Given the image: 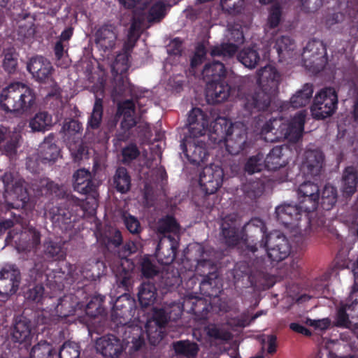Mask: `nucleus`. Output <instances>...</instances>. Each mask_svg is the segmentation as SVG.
<instances>
[{
    "label": "nucleus",
    "instance_id": "nucleus-1",
    "mask_svg": "<svg viewBox=\"0 0 358 358\" xmlns=\"http://www.w3.org/2000/svg\"><path fill=\"white\" fill-rule=\"evenodd\" d=\"M259 249L266 252L272 262H279L285 259L291 252V245L287 237L279 231H273L260 241L251 239L246 241L245 249L243 256L245 259L248 269L249 280L252 287L258 289L266 290L274 285L272 275L259 270L262 265V259L259 257Z\"/></svg>",
    "mask_w": 358,
    "mask_h": 358
},
{
    "label": "nucleus",
    "instance_id": "nucleus-2",
    "mask_svg": "<svg viewBox=\"0 0 358 358\" xmlns=\"http://www.w3.org/2000/svg\"><path fill=\"white\" fill-rule=\"evenodd\" d=\"M319 186L310 181L301 184L297 189V205L283 203L275 208L277 220L286 227L314 229L324 224L323 219H315V210L319 206Z\"/></svg>",
    "mask_w": 358,
    "mask_h": 358
},
{
    "label": "nucleus",
    "instance_id": "nucleus-3",
    "mask_svg": "<svg viewBox=\"0 0 358 358\" xmlns=\"http://www.w3.org/2000/svg\"><path fill=\"white\" fill-rule=\"evenodd\" d=\"M187 122L189 136L183 138L180 148L188 162L197 166L208 156L206 134L208 131L209 118L201 108H194L189 113Z\"/></svg>",
    "mask_w": 358,
    "mask_h": 358
},
{
    "label": "nucleus",
    "instance_id": "nucleus-4",
    "mask_svg": "<svg viewBox=\"0 0 358 358\" xmlns=\"http://www.w3.org/2000/svg\"><path fill=\"white\" fill-rule=\"evenodd\" d=\"M100 244L108 250H114L122 259L119 273L116 275V282L119 287L129 292L132 285L134 264L127 257L136 252L137 247L133 242L126 243L122 245L123 238L121 231L109 227L98 238Z\"/></svg>",
    "mask_w": 358,
    "mask_h": 358
},
{
    "label": "nucleus",
    "instance_id": "nucleus-5",
    "mask_svg": "<svg viewBox=\"0 0 358 358\" xmlns=\"http://www.w3.org/2000/svg\"><path fill=\"white\" fill-rule=\"evenodd\" d=\"M257 75L258 87L253 93L246 94L243 101V108L250 115L271 110L272 96L278 91L281 81L280 73L271 65L259 69Z\"/></svg>",
    "mask_w": 358,
    "mask_h": 358
},
{
    "label": "nucleus",
    "instance_id": "nucleus-6",
    "mask_svg": "<svg viewBox=\"0 0 358 358\" xmlns=\"http://www.w3.org/2000/svg\"><path fill=\"white\" fill-rule=\"evenodd\" d=\"M208 139L213 144L224 142L226 150L231 155H236L249 146L247 128L242 122L232 124L226 118L219 117L209 131Z\"/></svg>",
    "mask_w": 358,
    "mask_h": 358
},
{
    "label": "nucleus",
    "instance_id": "nucleus-7",
    "mask_svg": "<svg viewBox=\"0 0 358 358\" xmlns=\"http://www.w3.org/2000/svg\"><path fill=\"white\" fill-rule=\"evenodd\" d=\"M35 103L34 90L20 82L10 83L2 90L0 94V108L15 115L30 112Z\"/></svg>",
    "mask_w": 358,
    "mask_h": 358
},
{
    "label": "nucleus",
    "instance_id": "nucleus-8",
    "mask_svg": "<svg viewBox=\"0 0 358 358\" xmlns=\"http://www.w3.org/2000/svg\"><path fill=\"white\" fill-rule=\"evenodd\" d=\"M306 115L298 112L289 121L284 122L281 118H271L262 127L261 134L271 142L286 139L296 143L302 137Z\"/></svg>",
    "mask_w": 358,
    "mask_h": 358
},
{
    "label": "nucleus",
    "instance_id": "nucleus-9",
    "mask_svg": "<svg viewBox=\"0 0 358 358\" xmlns=\"http://www.w3.org/2000/svg\"><path fill=\"white\" fill-rule=\"evenodd\" d=\"M44 216L49 219L55 227L62 231L71 229L73 223L76 221L78 212L83 210V200L72 194H68L65 199H62L56 205L48 203L44 208Z\"/></svg>",
    "mask_w": 358,
    "mask_h": 358
},
{
    "label": "nucleus",
    "instance_id": "nucleus-10",
    "mask_svg": "<svg viewBox=\"0 0 358 358\" xmlns=\"http://www.w3.org/2000/svg\"><path fill=\"white\" fill-rule=\"evenodd\" d=\"M126 338L131 355L145 352V357H153L158 352L157 346L166 336L164 329L155 327H148L145 331L140 327H125Z\"/></svg>",
    "mask_w": 358,
    "mask_h": 358
},
{
    "label": "nucleus",
    "instance_id": "nucleus-11",
    "mask_svg": "<svg viewBox=\"0 0 358 358\" xmlns=\"http://www.w3.org/2000/svg\"><path fill=\"white\" fill-rule=\"evenodd\" d=\"M238 50V45L234 43H222L212 46L210 55L213 57H220L222 60H213L206 64L202 74L206 82L208 80H220L226 78V69L224 62L234 57Z\"/></svg>",
    "mask_w": 358,
    "mask_h": 358
},
{
    "label": "nucleus",
    "instance_id": "nucleus-12",
    "mask_svg": "<svg viewBox=\"0 0 358 358\" xmlns=\"http://www.w3.org/2000/svg\"><path fill=\"white\" fill-rule=\"evenodd\" d=\"M338 94L334 87H325L318 92L311 106L313 116L316 120H324L331 116L338 108Z\"/></svg>",
    "mask_w": 358,
    "mask_h": 358
},
{
    "label": "nucleus",
    "instance_id": "nucleus-13",
    "mask_svg": "<svg viewBox=\"0 0 358 358\" xmlns=\"http://www.w3.org/2000/svg\"><path fill=\"white\" fill-rule=\"evenodd\" d=\"M248 236L243 232L241 218L237 214H229L223 218L221 224V236L227 246H236L243 241L244 246L241 250L243 255V250L245 249L246 241H251Z\"/></svg>",
    "mask_w": 358,
    "mask_h": 358
},
{
    "label": "nucleus",
    "instance_id": "nucleus-14",
    "mask_svg": "<svg viewBox=\"0 0 358 358\" xmlns=\"http://www.w3.org/2000/svg\"><path fill=\"white\" fill-rule=\"evenodd\" d=\"M48 264L45 261L35 262L34 266L29 270V276L35 284L29 287L25 293V298L28 301L36 303L42 302L45 294L43 283L48 280Z\"/></svg>",
    "mask_w": 358,
    "mask_h": 358
},
{
    "label": "nucleus",
    "instance_id": "nucleus-15",
    "mask_svg": "<svg viewBox=\"0 0 358 358\" xmlns=\"http://www.w3.org/2000/svg\"><path fill=\"white\" fill-rule=\"evenodd\" d=\"M87 298V294L83 288L78 289L74 293H70L59 299L55 310L59 319L83 314V301Z\"/></svg>",
    "mask_w": 358,
    "mask_h": 358
},
{
    "label": "nucleus",
    "instance_id": "nucleus-16",
    "mask_svg": "<svg viewBox=\"0 0 358 358\" xmlns=\"http://www.w3.org/2000/svg\"><path fill=\"white\" fill-rule=\"evenodd\" d=\"M135 103L133 100L127 99L117 104L116 117L122 120L120 122L121 131L116 134L118 141H126L130 136L129 131L136 126Z\"/></svg>",
    "mask_w": 358,
    "mask_h": 358
},
{
    "label": "nucleus",
    "instance_id": "nucleus-17",
    "mask_svg": "<svg viewBox=\"0 0 358 358\" xmlns=\"http://www.w3.org/2000/svg\"><path fill=\"white\" fill-rule=\"evenodd\" d=\"M224 171L221 166L210 164L204 167L199 175V183L206 195L215 194L222 186Z\"/></svg>",
    "mask_w": 358,
    "mask_h": 358
},
{
    "label": "nucleus",
    "instance_id": "nucleus-18",
    "mask_svg": "<svg viewBox=\"0 0 358 358\" xmlns=\"http://www.w3.org/2000/svg\"><path fill=\"white\" fill-rule=\"evenodd\" d=\"M99 185L98 181L86 169H78L73 174L74 190L80 194L87 195L95 201L97 200L99 196L98 192Z\"/></svg>",
    "mask_w": 358,
    "mask_h": 358
},
{
    "label": "nucleus",
    "instance_id": "nucleus-19",
    "mask_svg": "<svg viewBox=\"0 0 358 358\" xmlns=\"http://www.w3.org/2000/svg\"><path fill=\"white\" fill-rule=\"evenodd\" d=\"M178 247V238L171 235L162 237L158 242L155 254L157 262L162 265L171 264L176 258Z\"/></svg>",
    "mask_w": 358,
    "mask_h": 358
},
{
    "label": "nucleus",
    "instance_id": "nucleus-20",
    "mask_svg": "<svg viewBox=\"0 0 358 358\" xmlns=\"http://www.w3.org/2000/svg\"><path fill=\"white\" fill-rule=\"evenodd\" d=\"M234 90L225 79L208 80L206 89V97L209 103H222L230 96Z\"/></svg>",
    "mask_w": 358,
    "mask_h": 358
},
{
    "label": "nucleus",
    "instance_id": "nucleus-21",
    "mask_svg": "<svg viewBox=\"0 0 358 358\" xmlns=\"http://www.w3.org/2000/svg\"><path fill=\"white\" fill-rule=\"evenodd\" d=\"M95 347L97 352L109 358L119 357L124 350L122 341L110 334L98 338Z\"/></svg>",
    "mask_w": 358,
    "mask_h": 358
},
{
    "label": "nucleus",
    "instance_id": "nucleus-22",
    "mask_svg": "<svg viewBox=\"0 0 358 358\" xmlns=\"http://www.w3.org/2000/svg\"><path fill=\"white\" fill-rule=\"evenodd\" d=\"M32 330L31 320L23 315L18 316L11 329V339L14 343L29 345L34 336Z\"/></svg>",
    "mask_w": 358,
    "mask_h": 358
},
{
    "label": "nucleus",
    "instance_id": "nucleus-23",
    "mask_svg": "<svg viewBox=\"0 0 358 358\" xmlns=\"http://www.w3.org/2000/svg\"><path fill=\"white\" fill-rule=\"evenodd\" d=\"M95 43L104 52L111 51L116 44L117 30L110 23L102 24L95 32Z\"/></svg>",
    "mask_w": 358,
    "mask_h": 358
},
{
    "label": "nucleus",
    "instance_id": "nucleus-24",
    "mask_svg": "<svg viewBox=\"0 0 358 358\" xmlns=\"http://www.w3.org/2000/svg\"><path fill=\"white\" fill-rule=\"evenodd\" d=\"M21 275L19 269L14 266L3 268L0 270V294L6 296L13 295L19 288Z\"/></svg>",
    "mask_w": 358,
    "mask_h": 358
},
{
    "label": "nucleus",
    "instance_id": "nucleus-25",
    "mask_svg": "<svg viewBox=\"0 0 358 358\" xmlns=\"http://www.w3.org/2000/svg\"><path fill=\"white\" fill-rule=\"evenodd\" d=\"M324 155L320 150H308L305 152L302 167L310 176H319L324 170Z\"/></svg>",
    "mask_w": 358,
    "mask_h": 358
},
{
    "label": "nucleus",
    "instance_id": "nucleus-26",
    "mask_svg": "<svg viewBox=\"0 0 358 358\" xmlns=\"http://www.w3.org/2000/svg\"><path fill=\"white\" fill-rule=\"evenodd\" d=\"M182 309L196 316L198 320H206L211 309L210 303L201 297L187 295L182 304Z\"/></svg>",
    "mask_w": 358,
    "mask_h": 358
},
{
    "label": "nucleus",
    "instance_id": "nucleus-27",
    "mask_svg": "<svg viewBox=\"0 0 358 358\" xmlns=\"http://www.w3.org/2000/svg\"><path fill=\"white\" fill-rule=\"evenodd\" d=\"M27 69L33 77L40 83H47L51 78L53 67L50 62L43 57L31 58Z\"/></svg>",
    "mask_w": 358,
    "mask_h": 358
},
{
    "label": "nucleus",
    "instance_id": "nucleus-28",
    "mask_svg": "<svg viewBox=\"0 0 358 358\" xmlns=\"http://www.w3.org/2000/svg\"><path fill=\"white\" fill-rule=\"evenodd\" d=\"M132 303L127 294L119 296L113 305L111 320L117 324L126 326L131 315Z\"/></svg>",
    "mask_w": 358,
    "mask_h": 358
},
{
    "label": "nucleus",
    "instance_id": "nucleus-29",
    "mask_svg": "<svg viewBox=\"0 0 358 358\" xmlns=\"http://www.w3.org/2000/svg\"><path fill=\"white\" fill-rule=\"evenodd\" d=\"M358 183V171L353 166L345 168L341 181V191L343 196L350 197L357 191Z\"/></svg>",
    "mask_w": 358,
    "mask_h": 358
},
{
    "label": "nucleus",
    "instance_id": "nucleus-30",
    "mask_svg": "<svg viewBox=\"0 0 358 358\" xmlns=\"http://www.w3.org/2000/svg\"><path fill=\"white\" fill-rule=\"evenodd\" d=\"M55 135L50 134L38 148V159L43 164L54 162L59 155V149L55 143Z\"/></svg>",
    "mask_w": 358,
    "mask_h": 358
},
{
    "label": "nucleus",
    "instance_id": "nucleus-31",
    "mask_svg": "<svg viewBox=\"0 0 358 358\" xmlns=\"http://www.w3.org/2000/svg\"><path fill=\"white\" fill-rule=\"evenodd\" d=\"M20 137L16 133L11 134L7 128L0 127V150L7 156L15 155Z\"/></svg>",
    "mask_w": 358,
    "mask_h": 358
},
{
    "label": "nucleus",
    "instance_id": "nucleus-32",
    "mask_svg": "<svg viewBox=\"0 0 358 358\" xmlns=\"http://www.w3.org/2000/svg\"><path fill=\"white\" fill-rule=\"evenodd\" d=\"M172 358H196L199 351L196 343L189 340H180L172 343Z\"/></svg>",
    "mask_w": 358,
    "mask_h": 358
},
{
    "label": "nucleus",
    "instance_id": "nucleus-33",
    "mask_svg": "<svg viewBox=\"0 0 358 358\" xmlns=\"http://www.w3.org/2000/svg\"><path fill=\"white\" fill-rule=\"evenodd\" d=\"M64 243H65L61 240H46L43 244V252L45 256L53 261L64 259L66 255Z\"/></svg>",
    "mask_w": 358,
    "mask_h": 358
},
{
    "label": "nucleus",
    "instance_id": "nucleus-34",
    "mask_svg": "<svg viewBox=\"0 0 358 358\" xmlns=\"http://www.w3.org/2000/svg\"><path fill=\"white\" fill-rule=\"evenodd\" d=\"M156 229L162 237L171 235L179 239L180 225L172 215H166L160 218L156 224Z\"/></svg>",
    "mask_w": 358,
    "mask_h": 358
},
{
    "label": "nucleus",
    "instance_id": "nucleus-35",
    "mask_svg": "<svg viewBox=\"0 0 358 358\" xmlns=\"http://www.w3.org/2000/svg\"><path fill=\"white\" fill-rule=\"evenodd\" d=\"M40 243L41 234L34 228H30L20 234L18 248L24 252H30L36 249Z\"/></svg>",
    "mask_w": 358,
    "mask_h": 358
},
{
    "label": "nucleus",
    "instance_id": "nucleus-36",
    "mask_svg": "<svg viewBox=\"0 0 358 358\" xmlns=\"http://www.w3.org/2000/svg\"><path fill=\"white\" fill-rule=\"evenodd\" d=\"M105 296L101 295H95L90 298L87 295L86 299H81L83 301L84 307L83 308V313L90 317L94 318L101 315L104 312L103 303Z\"/></svg>",
    "mask_w": 358,
    "mask_h": 358
},
{
    "label": "nucleus",
    "instance_id": "nucleus-37",
    "mask_svg": "<svg viewBox=\"0 0 358 358\" xmlns=\"http://www.w3.org/2000/svg\"><path fill=\"white\" fill-rule=\"evenodd\" d=\"M113 186L119 193H127L131 187V178L125 167H118L113 177Z\"/></svg>",
    "mask_w": 358,
    "mask_h": 358
},
{
    "label": "nucleus",
    "instance_id": "nucleus-38",
    "mask_svg": "<svg viewBox=\"0 0 358 358\" xmlns=\"http://www.w3.org/2000/svg\"><path fill=\"white\" fill-rule=\"evenodd\" d=\"M157 297L155 285L150 282H143L138 292V299L142 308H148L154 304Z\"/></svg>",
    "mask_w": 358,
    "mask_h": 358
},
{
    "label": "nucleus",
    "instance_id": "nucleus-39",
    "mask_svg": "<svg viewBox=\"0 0 358 358\" xmlns=\"http://www.w3.org/2000/svg\"><path fill=\"white\" fill-rule=\"evenodd\" d=\"M103 115V99L96 96L92 111L87 122V131L97 130L100 128Z\"/></svg>",
    "mask_w": 358,
    "mask_h": 358
},
{
    "label": "nucleus",
    "instance_id": "nucleus-40",
    "mask_svg": "<svg viewBox=\"0 0 358 358\" xmlns=\"http://www.w3.org/2000/svg\"><path fill=\"white\" fill-rule=\"evenodd\" d=\"M313 93V86L312 84L306 83L301 90H298L294 94L289 101L290 106L294 108H299L306 106L312 99Z\"/></svg>",
    "mask_w": 358,
    "mask_h": 358
},
{
    "label": "nucleus",
    "instance_id": "nucleus-41",
    "mask_svg": "<svg viewBox=\"0 0 358 358\" xmlns=\"http://www.w3.org/2000/svg\"><path fill=\"white\" fill-rule=\"evenodd\" d=\"M264 167L268 171H275L286 164L282 159V147L275 146L273 148L265 157Z\"/></svg>",
    "mask_w": 358,
    "mask_h": 358
},
{
    "label": "nucleus",
    "instance_id": "nucleus-42",
    "mask_svg": "<svg viewBox=\"0 0 358 358\" xmlns=\"http://www.w3.org/2000/svg\"><path fill=\"white\" fill-rule=\"evenodd\" d=\"M273 48L278 55L279 61L282 62L287 57H291L295 48V43L289 36H282L276 39Z\"/></svg>",
    "mask_w": 358,
    "mask_h": 358
},
{
    "label": "nucleus",
    "instance_id": "nucleus-43",
    "mask_svg": "<svg viewBox=\"0 0 358 358\" xmlns=\"http://www.w3.org/2000/svg\"><path fill=\"white\" fill-rule=\"evenodd\" d=\"M338 199V191L336 187L327 184L320 194L319 204L324 210H330L336 205Z\"/></svg>",
    "mask_w": 358,
    "mask_h": 358
},
{
    "label": "nucleus",
    "instance_id": "nucleus-44",
    "mask_svg": "<svg viewBox=\"0 0 358 358\" xmlns=\"http://www.w3.org/2000/svg\"><path fill=\"white\" fill-rule=\"evenodd\" d=\"M238 59L245 67L248 69H255L260 61V56L256 45L244 48L238 55Z\"/></svg>",
    "mask_w": 358,
    "mask_h": 358
},
{
    "label": "nucleus",
    "instance_id": "nucleus-45",
    "mask_svg": "<svg viewBox=\"0 0 358 358\" xmlns=\"http://www.w3.org/2000/svg\"><path fill=\"white\" fill-rule=\"evenodd\" d=\"M52 115L46 111L36 113L29 122V127L34 131H44L52 126Z\"/></svg>",
    "mask_w": 358,
    "mask_h": 358
},
{
    "label": "nucleus",
    "instance_id": "nucleus-46",
    "mask_svg": "<svg viewBox=\"0 0 358 358\" xmlns=\"http://www.w3.org/2000/svg\"><path fill=\"white\" fill-rule=\"evenodd\" d=\"M34 322L37 327L44 325L41 330L45 329H52L53 326L56 325L59 317L57 315H52L48 310L38 311L34 313Z\"/></svg>",
    "mask_w": 358,
    "mask_h": 358
},
{
    "label": "nucleus",
    "instance_id": "nucleus-47",
    "mask_svg": "<svg viewBox=\"0 0 358 358\" xmlns=\"http://www.w3.org/2000/svg\"><path fill=\"white\" fill-rule=\"evenodd\" d=\"M55 352L52 345L46 341H41L30 352V358H53Z\"/></svg>",
    "mask_w": 358,
    "mask_h": 358
},
{
    "label": "nucleus",
    "instance_id": "nucleus-48",
    "mask_svg": "<svg viewBox=\"0 0 358 358\" xmlns=\"http://www.w3.org/2000/svg\"><path fill=\"white\" fill-rule=\"evenodd\" d=\"M20 19L25 20L30 18L31 20L27 22H20L17 29V35L22 38H29L32 37L35 34V28L34 23V18L31 14L27 12H22L18 15Z\"/></svg>",
    "mask_w": 358,
    "mask_h": 358
},
{
    "label": "nucleus",
    "instance_id": "nucleus-49",
    "mask_svg": "<svg viewBox=\"0 0 358 358\" xmlns=\"http://www.w3.org/2000/svg\"><path fill=\"white\" fill-rule=\"evenodd\" d=\"M358 0H348L346 6V13L351 19L352 24L350 28V34L355 38L358 39Z\"/></svg>",
    "mask_w": 358,
    "mask_h": 358
},
{
    "label": "nucleus",
    "instance_id": "nucleus-50",
    "mask_svg": "<svg viewBox=\"0 0 358 358\" xmlns=\"http://www.w3.org/2000/svg\"><path fill=\"white\" fill-rule=\"evenodd\" d=\"M242 189L247 197L255 199L264 193L265 186L261 180H251L243 184Z\"/></svg>",
    "mask_w": 358,
    "mask_h": 358
},
{
    "label": "nucleus",
    "instance_id": "nucleus-51",
    "mask_svg": "<svg viewBox=\"0 0 358 358\" xmlns=\"http://www.w3.org/2000/svg\"><path fill=\"white\" fill-rule=\"evenodd\" d=\"M343 306L340 304L336 309L335 315L332 322V326L341 329H350L352 322L350 320L349 314Z\"/></svg>",
    "mask_w": 358,
    "mask_h": 358
},
{
    "label": "nucleus",
    "instance_id": "nucleus-52",
    "mask_svg": "<svg viewBox=\"0 0 358 358\" xmlns=\"http://www.w3.org/2000/svg\"><path fill=\"white\" fill-rule=\"evenodd\" d=\"M45 183L43 184L41 187L42 194L47 196H52V199H57V201L64 199V192L61 186L49 179L45 180Z\"/></svg>",
    "mask_w": 358,
    "mask_h": 358
},
{
    "label": "nucleus",
    "instance_id": "nucleus-53",
    "mask_svg": "<svg viewBox=\"0 0 358 358\" xmlns=\"http://www.w3.org/2000/svg\"><path fill=\"white\" fill-rule=\"evenodd\" d=\"M242 227L245 234H248V233L254 232L255 235L259 236L261 237V239L265 238V224L261 219L258 217L251 219L248 222L245 223Z\"/></svg>",
    "mask_w": 358,
    "mask_h": 358
},
{
    "label": "nucleus",
    "instance_id": "nucleus-54",
    "mask_svg": "<svg viewBox=\"0 0 358 358\" xmlns=\"http://www.w3.org/2000/svg\"><path fill=\"white\" fill-rule=\"evenodd\" d=\"M131 55L124 52H119L115 59V61L112 65V71L115 73H124L129 68V59Z\"/></svg>",
    "mask_w": 358,
    "mask_h": 358
},
{
    "label": "nucleus",
    "instance_id": "nucleus-55",
    "mask_svg": "<svg viewBox=\"0 0 358 358\" xmlns=\"http://www.w3.org/2000/svg\"><path fill=\"white\" fill-rule=\"evenodd\" d=\"M80 347L78 343L72 341H66L59 351V358H79Z\"/></svg>",
    "mask_w": 358,
    "mask_h": 358
},
{
    "label": "nucleus",
    "instance_id": "nucleus-56",
    "mask_svg": "<svg viewBox=\"0 0 358 358\" xmlns=\"http://www.w3.org/2000/svg\"><path fill=\"white\" fill-rule=\"evenodd\" d=\"M17 55L12 49H8L4 52L2 66L9 74L15 73L17 68Z\"/></svg>",
    "mask_w": 358,
    "mask_h": 358
},
{
    "label": "nucleus",
    "instance_id": "nucleus-57",
    "mask_svg": "<svg viewBox=\"0 0 358 358\" xmlns=\"http://www.w3.org/2000/svg\"><path fill=\"white\" fill-rule=\"evenodd\" d=\"M263 159L264 155L261 153L250 157L245 164V172L250 174L260 172L264 166Z\"/></svg>",
    "mask_w": 358,
    "mask_h": 358
},
{
    "label": "nucleus",
    "instance_id": "nucleus-58",
    "mask_svg": "<svg viewBox=\"0 0 358 358\" xmlns=\"http://www.w3.org/2000/svg\"><path fill=\"white\" fill-rule=\"evenodd\" d=\"M220 6L225 13L236 15L243 9L244 0H220Z\"/></svg>",
    "mask_w": 358,
    "mask_h": 358
},
{
    "label": "nucleus",
    "instance_id": "nucleus-59",
    "mask_svg": "<svg viewBox=\"0 0 358 358\" xmlns=\"http://www.w3.org/2000/svg\"><path fill=\"white\" fill-rule=\"evenodd\" d=\"M165 14V5L162 2H157L149 9L147 19L149 22H159L164 17Z\"/></svg>",
    "mask_w": 358,
    "mask_h": 358
},
{
    "label": "nucleus",
    "instance_id": "nucleus-60",
    "mask_svg": "<svg viewBox=\"0 0 358 358\" xmlns=\"http://www.w3.org/2000/svg\"><path fill=\"white\" fill-rule=\"evenodd\" d=\"M206 331L210 338L215 340L227 341L231 338V334L229 331L219 328L215 324H209L206 327Z\"/></svg>",
    "mask_w": 358,
    "mask_h": 358
},
{
    "label": "nucleus",
    "instance_id": "nucleus-61",
    "mask_svg": "<svg viewBox=\"0 0 358 358\" xmlns=\"http://www.w3.org/2000/svg\"><path fill=\"white\" fill-rule=\"evenodd\" d=\"M2 181L6 192H13L14 194H18L19 192H22L23 191L21 181H16L15 184H13V176L10 173H5L2 176Z\"/></svg>",
    "mask_w": 358,
    "mask_h": 358
},
{
    "label": "nucleus",
    "instance_id": "nucleus-62",
    "mask_svg": "<svg viewBox=\"0 0 358 358\" xmlns=\"http://www.w3.org/2000/svg\"><path fill=\"white\" fill-rule=\"evenodd\" d=\"M141 152L134 143H130L122 149L121 155L124 164H129L138 158Z\"/></svg>",
    "mask_w": 358,
    "mask_h": 358
},
{
    "label": "nucleus",
    "instance_id": "nucleus-63",
    "mask_svg": "<svg viewBox=\"0 0 358 358\" xmlns=\"http://www.w3.org/2000/svg\"><path fill=\"white\" fill-rule=\"evenodd\" d=\"M303 52H311L310 56L326 54V48L322 41L313 39L308 41L306 45L303 48Z\"/></svg>",
    "mask_w": 358,
    "mask_h": 358
},
{
    "label": "nucleus",
    "instance_id": "nucleus-64",
    "mask_svg": "<svg viewBox=\"0 0 358 358\" xmlns=\"http://www.w3.org/2000/svg\"><path fill=\"white\" fill-rule=\"evenodd\" d=\"M124 223L127 229L132 234H138L142 230L139 220L131 215H124Z\"/></svg>",
    "mask_w": 358,
    "mask_h": 358
}]
</instances>
